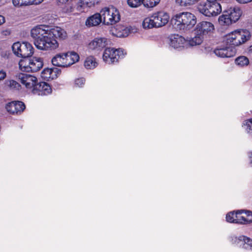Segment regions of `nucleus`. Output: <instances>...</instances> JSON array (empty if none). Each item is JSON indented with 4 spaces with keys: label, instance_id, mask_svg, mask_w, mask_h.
<instances>
[{
    "label": "nucleus",
    "instance_id": "nucleus-25",
    "mask_svg": "<svg viewBox=\"0 0 252 252\" xmlns=\"http://www.w3.org/2000/svg\"><path fill=\"white\" fill-rule=\"evenodd\" d=\"M97 65L95 59L93 56H89L86 58L84 62V66L87 69H92Z\"/></svg>",
    "mask_w": 252,
    "mask_h": 252
},
{
    "label": "nucleus",
    "instance_id": "nucleus-19",
    "mask_svg": "<svg viewBox=\"0 0 252 252\" xmlns=\"http://www.w3.org/2000/svg\"><path fill=\"white\" fill-rule=\"evenodd\" d=\"M241 212L240 211H238L235 213L234 212H230L226 215V220L231 223L242 224V222H244L241 221V220L242 221L243 220L242 218L241 219Z\"/></svg>",
    "mask_w": 252,
    "mask_h": 252
},
{
    "label": "nucleus",
    "instance_id": "nucleus-23",
    "mask_svg": "<svg viewBox=\"0 0 252 252\" xmlns=\"http://www.w3.org/2000/svg\"><path fill=\"white\" fill-rule=\"evenodd\" d=\"M236 50L232 46L221 48V58H231L235 56Z\"/></svg>",
    "mask_w": 252,
    "mask_h": 252
},
{
    "label": "nucleus",
    "instance_id": "nucleus-16",
    "mask_svg": "<svg viewBox=\"0 0 252 252\" xmlns=\"http://www.w3.org/2000/svg\"><path fill=\"white\" fill-rule=\"evenodd\" d=\"M107 44V39L104 37L95 38L89 44V49L93 50L100 51Z\"/></svg>",
    "mask_w": 252,
    "mask_h": 252
},
{
    "label": "nucleus",
    "instance_id": "nucleus-39",
    "mask_svg": "<svg viewBox=\"0 0 252 252\" xmlns=\"http://www.w3.org/2000/svg\"><path fill=\"white\" fill-rule=\"evenodd\" d=\"M99 0H90L87 6L91 7L92 6L94 5L95 3H98Z\"/></svg>",
    "mask_w": 252,
    "mask_h": 252
},
{
    "label": "nucleus",
    "instance_id": "nucleus-37",
    "mask_svg": "<svg viewBox=\"0 0 252 252\" xmlns=\"http://www.w3.org/2000/svg\"><path fill=\"white\" fill-rule=\"evenodd\" d=\"M87 7L86 4L84 3H83V2H81V0H80L79 2L77 3L76 10L79 13L83 12L85 11V8Z\"/></svg>",
    "mask_w": 252,
    "mask_h": 252
},
{
    "label": "nucleus",
    "instance_id": "nucleus-49",
    "mask_svg": "<svg viewBox=\"0 0 252 252\" xmlns=\"http://www.w3.org/2000/svg\"><path fill=\"white\" fill-rule=\"evenodd\" d=\"M218 21H220V16H219V18H218Z\"/></svg>",
    "mask_w": 252,
    "mask_h": 252
},
{
    "label": "nucleus",
    "instance_id": "nucleus-14",
    "mask_svg": "<svg viewBox=\"0 0 252 252\" xmlns=\"http://www.w3.org/2000/svg\"><path fill=\"white\" fill-rule=\"evenodd\" d=\"M157 28H160L165 26L169 20V14L163 11H159L153 13Z\"/></svg>",
    "mask_w": 252,
    "mask_h": 252
},
{
    "label": "nucleus",
    "instance_id": "nucleus-29",
    "mask_svg": "<svg viewBox=\"0 0 252 252\" xmlns=\"http://www.w3.org/2000/svg\"><path fill=\"white\" fill-rule=\"evenodd\" d=\"M241 238H242L241 245H243V247L246 250H252V239L245 236H241Z\"/></svg>",
    "mask_w": 252,
    "mask_h": 252
},
{
    "label": "nucleus",
    "instance_id": "nucleus-2",
    "mask_svg": "<svg viewBox=\"0 0 252 252\" xmlns=\"http://www.w3.org/2000/svg\"><path fill=\"white\" fill-rule=\"evenodd\" d=\"M171 21L175 29L186 32L192 29L195 26L196 18L190 12H183L173 16Z\"/></svg>",
    "mask_w": 252,
    "mask_h": 252
},
{
    "label": "nucleus",
    "instance_id": "nucleus-46",
    "mask_svg": "<svg viewBox=\"0 0 252 252\" xmlns=\"http://www.w3.org/2000/svg\"><path fill=\"white\" fill-rule=\"evenodd\" d=\"M90 0H81V2H83V3H84L85 4H86V6H87Z\"/></svg>",
    "mask_w": 252,
    "mask_h": 252
},
{
    "label": "nucleus",
    "instance_id": "nucleus-20",
    "mask_svg": "<svg viewBox=\"0 0 252 252\" xmlns=\"http://www.w3.org/2000/svg\"><path fill=\"white\" fill-rule=\"evenodd\" d=\"M101 14L95 13L87 18L86 25L88 27H93L98 25L102 22Z\"/></svg>",
    "mask_w": 252,
    "mask_h": 252
},
{
    "label": "nucleus",
    "instance_id": "nucleus-22",
    "mask_svg": "<svg viewBox=\"0 0 252 252\" xmlns=\"http://www.w3.org/2000/svg\"><path fill=\"white\" fill-rule=\"evenodd\" d=\"M154 13L150 15L148 17L145 18L142 23V26L145 29H150L154 28H157L156 22L154 19Z\"/></svg>",
    "mask_w": 252,
    "mask_h": 252
},
{
    "label": "nucleus",
    "instance_id": "nucleus-33",
    "mask_svg": "<svg viewBox=\"0 0 252 252\" xmlns=\"http://www.w3.org/2000/svg\"><path fill=\"white\" fill-rule=\"evenodd\" d=\"M127 2L131 7H137L142 3L144 4V0H127Z\"/></svg>",
    "mask_w": 252,
    "mask_h": 252
},
{
    "label": "nucleus",
    "instance_id": "nucleus-8",
    "mask_svg": "<svg viewBox=\"0 0 252 252\" xmlns=\"http://www.w3.org/2000/svg\"><path fill=\"white\" fill-rule=\"evenodd\" d=\"M126 54L122 49L107 48L104 52L103 60L107 63H114L117 62L119 59L123 58Z\"/></svg>",
    "mask_w": 252,
    "mask_h": 252
},
{
    "label": "nucleus",
    "instance_id": "nucleus-12",
    "mask_svg": "<svg viewBox=\"0 0 252 252\" xmlns=\"http://www.w3.org/2000/svg\"><path fill=\"white\" fill-rule=\"evenodd\" d=\"M214 25L210 22L203 21L198 23L194 29V33L197 35H203L213 31Z\"/></svg>",
    "mask_w": 252,
    "mask_h": 252
},
{
    "label": "nucleus",
    "instance_id": "nucleus-9",
    "mask_svg": "<svg viewBox=\"0 0 252 252\" xmlns=\"http://www.w3.org/2000/svg\"><path fill=\"white\" fill-rule=\"evenodd\" d=\"M16 78L28 90L32 92L37 82L36 77L26 73H18L16 75Z\"/></svg>",
    "mask_w": 252,
    "mask_h": 252
},
{
    "label": "nucleus",
    "instance_id": "nucleus-43",
    "mask_svg": "<svg viewBox=\"0 0 252 252\" xmlns=\"http://www.w3.org/2000/svg\"><path fill=\"white\" fill-rule=\"evenodd\" d=\"M22 6H29V3L28 0H23V2H21Z\"/></svg>",
    "mask_w": 252,
    "mask_h": 252
},
{
    "label": "nucleus",
    "instance_id": "nucleus-4",
    "mask_svg": "<svg viewBox=\"0 0 252 252\" xmlns=\"http://www.w3.org/2000/svg\"><path fill=\"white\" fill-rule=\"evenodd\" d=\"M200 13L206 16H215L220 13V0H207V2L198 6Z\"/></svg>",
    "mask_w": 252,
    "mask_h": 252
},
{
    "label": "nucleus",
    "instance_id": "nucleus-34",
    "mask_svg": "<svg viewBox=\"0 0 252 252\" xmlns=\"http://www.w3.org/2000/svg\"><path fill=\"white\" fill-rule=\"evenodd\" d=\"M7 84L11 89L18 90L20 87V85L13 80L8 81Z\"/></svg>",
    "mask_w": 252,
    "mask_h": 252
},
{
    "label": "nucleus",
    "instance_id": "nucleus-5",
    "mask_svg": "<svg viewBox=\"0 0 252 252\" xmlns=\"http://www.w3.org/2000/svg\"><path fill=\"white\" fill-rule=\"evenodd\" d=\"M100 14L102 20L105 25H113L120 20L119 11L113 6L102 8L100 11Z\"/></svg>",
    "mask_w": 252,
    "mask_h": 252
},
{
    "label": "nucleus",
    "instance_id": "nucleus-21",
    "mask_svg": "<svg viewBox=\"0 0 252 252\" xmlns=\"http://www.w3.org/2000/svg\"><path fill=\"white\" fill-rule=\"evenodd\" d=\"M42 60L40 58H33L31 59L30 71L36 72L42 67Z\"/></svg>",
    "mask_w": 252,
    "mask_h": 252
},
{
    "label": "nucleus",
    "instance_id": "nucleus-30",
    "mask_svg": "<svg viewBox=\"0 0 252 252\" xmlns=\"http://www.w3.org/2000/svg\"><path fill=\"white\" fill-rule=\"evenodd\" d=\"M243 125L246 133L249 136L252 137V119L245 121Z\"/></svg>",
    "mask_w": 252,
    "mask_h": 252
},
{
    "label": "nucleus",
    "instance_id": "nucleus-28",
    "mask_svg": "<svg viewBox=\"0 0 252 252\" xmlns=\"http://www.w3.org/2000/svg\"><path fill=\"white\" fill-rule=\"evenodd\" d=\"M235 62L237 65L244 67L249 64V60L246 56H241L235 59Z\"/></svg>",
    "mask_w": 252,
    "mask_h": 252
},
{
    "label": "nucleus",
    "instance_id": "nucleus-11",
    "mask_svg": "<svg viewBox=\"0 0 252 252\" xmlns=\"http://www.w3.org/2000/svg\"><path fill=\"white\" fill-rule=\"evenodd\" d=\"M52 89L50 85L45 82L36 83L32 93L38 95H46L51 94Z\"/></svg>",
    "mask_w": 252,
    "mask_h": 252
},
{
    "label": "nucleus",
    "instance_id": "nucleus-44",
    "mask_svg": "<svg viewBox=\"0 0 252 252\" xmlns=\"http://www.w3.org/2000/svg\"><path fill=\"white\" fill-rule=\"evenodd\" d=\"M4 22H5L4 17L3 16L0 15V25L2 24Z\"/></svg>",
    "mask_w": 252,
    "mask_h": 252
},
{
    "label": "nucleus",
    "instance_id": "nucleus-36",
    "mask_svg": "<svg viewBox=\"0 0 252 252\" xmlns=\"http://www.w3.org/2000/svg\"><path fill=\"white\" fill-rule=\"evenodd\" d=\"M85 83V79L84 78L76 79L74 81V87L81 88L84 85Z\"/></svg>",
    "mask_w": 252,
    "mask_h": 252
},
{
    "label": "nucleus",
    "instance_id": "nucleus-27",
    "mask_svg": "<svg viewBox=\"0 0 252 252\" xmlns=\"http://www.w3.org/2000/svg\"><path fill=\"white\" fill-rule=\"evenodd\" d=\"M189 40H188V47L200 44L203 41V36L201 35H197Z\"/></svg>",
    "mask_w": 252,
    "mask_h": 252
},
{
    "label": "nucleus",
    "instance_id": "nucleus-48",
    "mask_svg": "<svg viewBox=\"0 0 252 252\" xmlns=\"http://www.w3.org/2000/svg\"><path fill=\"white\" fill-rule=\"evenodd\" d=\"M28 1L29 5L33 4V0H28Z\"/></svg>",
    "mask_w": 252,
    "mask_h": 252
},
{
    "label": "nucleus",
    "instance_id": "nucleus-24",
    "mask_svg": "<svg viewBox=\"0 0 252 252\" xmlns=\"http://www.w3.org/2000/svg\"><path fill=\"white\" fill-rule=\"evenodd\" d=\"M67 62L69 63V66L77 62L79 60V55L74 51L68 52L65 53Z\"/></svg>",
    "mask_w": 252,
    "mask_h": 252
},
{
    "label": "nucleus",
    "instance_id": "nucleus-45",
    "mask_svg": "<svg viewBox=\"0 0 252 252\" xmlns=\"http://www.w3.org/2000/svg\"><path fill=\"white\" fill-rule=\"evenodd\" d=\"M43 1V0H33V4L36 5L41 3Z\"/></svg>",
    "mask_w": 252,
    "mask_h": 252
},
{
    "label": "nucleus",
    "instance_id": "nucleus-17",
    "mask_svg": "<svg viewBox=\"0 0 252 252\" xmlns=\"http://www.w3.org/2000/svg\"><path fill=\"white\" fill-rule=\"evenodd\" d=\"M131 27L123 25H117L116 28L111 30L112 34L118 37H126L129 35Z\"/></svg>",
    "mask_w": 252,
    "mask_h": 252
},
{
    "label": "nucleus",
    "instance_id": "nucleus-41",
    "mask_svg": "<svg viewBox=\"0 0 252 252\" xmlns=\"http://www.w3.org/2000/svg\"><path fill=\"white\" fill-rule=\"evenodd\" d=\"M212 54H214L216 56L219 57L220 56V49L219 48H216L214 50H213Z\"/></svg>",
    "mask_w": 252,
    "mask_h": 252
},
{
    "label": "nucleus",
    "instance_id": "nucleus-26",
    "mask_svg": "<svg viewBox=\"0 0 252 252\" xmlns=\"http://www.w3.org/2000/svg\"><path fill=\"white\" fill-rule=\"evenodd\" d=\"M19 67L23 71H30L31 59L28 58L21 60L19 63Z\"/></svg>",
    "mask_w": 252,
    "mask_h": 252
},
{
    "label": "nucleus",
    "instance_id": "nucleus-40",
    "mask_svg": "<svg viewBox=\"0 0 252 252\" xmlns=\"http://www.w3.org/2000/svg\"><path fill=\"white\" fill-rule=\"evenodd\" d=\"M6 76V72L3 70H0V80H2L5 79Z\"/></svg>",
    "mask_w": 252,
    "mask_h": 252
},
{
    "label": "nucleus",
    "instance_id": "nucleus-47",
    "mask_svg": "<svg viewBox=\"0 0 252 252\" xmlns=\"http://www.w3.org/2000/svg\"><path fill=\"white\" fill-rule=\"evenodd\" d=\"M248 52L250 54L252 55V45L249 47Z\"/></svg>",
    "mask_w": 252,
    "mask_h": 252
},
{
    "label": "nucleus",
    "instance_id": "nucleus-3",
    "mask_svg": "<svg viewBox=\"0 0 252 252\" xmlns=\"http://www.w3.org/2000/svg\"><path fill=\"white\" fill-rule=\"evenodd\" d=\"M251 37V33L249 31L238 29L226 34L224 39L227 44L238 46L247 42Z\"/></svg>",
    "mask_w": 252,
    "mask_h": 252
},
{
    "label": "nucleus",
    "instance_id": "nucleus-32",
    "mask_svg": "<svg viewBox=\"0 0 252 252\" xmlns=\"http://www.w3.org/2000/svg\"><path fill=\"white\" fill-rule=\"evenodd\" d=\"M160 0H144V5L148 8H153L157 5Z\"/></svg>",
    "mask_w": 252,
    "mask_h": 252
},
{
    "label": "nucleus",
    "instance_id": "nucleus-35",
    "mask_svg": "<svg viewBox=\"0 0 252 252\" xmlns=\"http://www.w3.org/2000/svg\"><path fill=\"white\" fill-rule=\"evenodd\" d=\"M230 239L233 244L241 246V243L242 241V238H241V236L239 237L236 236H231L230 237Z\"/></svg>",
    "mask_w": 252,
    "mask_h": 252
},
{
    "label": "nucleus",
    "instance_id": "nucleus-7",
    "mask_svg": "<svg viewBox=\"0 0 252 252\" xmlns=\"http://www.w3.org/2000/svg\"><path fill=\"white\" fill-rule=\"evenodd\" d=\"M242 13V10L239 7H229L224 10L221 15V22L227 26L233 23H235L240 18Z\"/></svg>",
    "mask_w": 252,
    "mask_h": 252
},
{
    "label": "nucleus",
    "instance_id": "nucleus-13",
    "mask_svg": "<svg viewBox=\"0 0 252 252\" xmlns=\"http://www.w3.org/2000/svg\"><path fill=\"white\" fill-rule=\"evenodd\" d=\"M26 106L25 104L20 101H15L8 103L6 105L7 111L13 114H19L24 111Z\"/></svg>",
    "mask_w": 252,
    "mask_h": 252
},
{
    "label": "nucleus",
    "instance_id": "nucleus-6",
    "mask_svg": "<svg viewBox=\"0 0 252 252\" xmlns=\"http://www.w3.org/2000/svg\"><path fill=\"white\" fill-rule=\"evenodd\" d=\"M12 49L14 55L23 58L32 56L34 52V48L32 45L27 42H15L13 44Z\"/></svg>",
    "mask_w": 252,
    "mask_h": 252
},
{
    "label": "nucleus",
    "instance_id": "nucleus-10",
    "mask_svg": "<svg viewBox=\"0 0 252 252\" xmlns=\"http://www.w3.org/2000/svg\"><path fill=\"white\" fill-rule=\"evenodd\" d=\"M170 46L178 50L188 48V40L178 34H172L169 37Z\"/></svg>",
    "mask_w": 252,
    "mask_h": 252
},
{
    "label": "nucleus",
    "instance_id": "nucleus-42",
    "mask_svg": "<svg viewBox=\"0 0 252 252\" xmlns=\"http://www.w3.org/2000/svg\"><path fill=\"white\" fill-rule=\"evenodd\" d=\"M236 1L239 3L241 4H246L252 2V0H236Z\"/></svg>",
    "mask_w": 252,
    "mask_h": 252
},
{
    "label": "nucleus",
    "instance_id": "nucleus-31",
    "mask_svg": "<svg viewBox=\"0 0 252 252\" xmlns=\"http://www.w3.org/2000/svg\"><path fill=\"white\" fill-rule=\"evenodd\" d=\"M247 218L242 216L240 215L241 219H243L244 222H242V224H249L252 222V212L250 211H247L246 212Z\"/></svg>",
    "mask_w": 252,
    "mask_h": 252
},
{
    "label": "nucleus",
    "instance_id": "nucleus-15",
    "mask_svg": "<svg viewBox=\"0 0 252 252\" xmlns=\"http://www.w3.org/2000/svg\"><path fill=\"white\" fill-rule=\"evenodd\" d=\"M61 73V70L56 67L44 69L41 73V77L46 81L56 78Z\"/></svg>",
    "mask_w": 252,
    "mask_h": 252
},
{
    "label": "nucleus",
    "instance_id": "nucleus-38",
    "mask_svg": "<svg viewBox=\"0 0 252 252\" xmlns=\"http://www.w3.org/2000/svg\"><path fill=\"white\" fill-rule=\"evenodd\" d=\"M12 1L14 6L18 7L22 6L21 2H23V0H12Z\"/></svg>",
    "mask_w": 252,
    "mask_h": 252
},
{
    "label": "nucleus",
    "instance_id": "nucleus-18",
    "mask_svg": "<svg viewBox=\"0 0 252 252\" xmlns=\"http://www.w3.org/2000/svg\"><path fill=\"white\" fill-rule=\"evenodd\" d=\"M65 53L58 54L52 59L53 65L56 66L66 67L69 66V63L67 62Z\"/></svg>",
    "mask_w": 252,
    "mask_h": 252
},
{
    "label": "nucleus",
    "instance_id": "nucleus-1",
    "mask_svg": "<svg viewBox=\"0 0 252 252\" xmlns=\"http://www.w3.org/2000/svg\"><path fill=\"white\" fill-rule=\"evenodd\" d=\"M31 35L34 39V44L37 49L52 51L59 47L57 39H64L67 33L64 29L59 27L50 28L49 26L40 25L32 29Z\"/></svg>",
    "mask_w": 252,
    "mask_h": 252
}]
</instances>
